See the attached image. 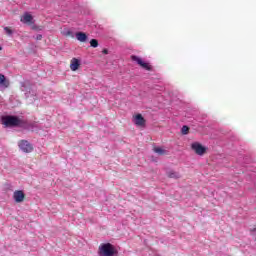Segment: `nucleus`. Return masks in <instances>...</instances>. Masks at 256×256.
Returning <instances> with one entry per match:
<instances>
[{"label": "nucleus", "mask_w": 256, "mask_h": 256, "mask_svg": "<svg viewBox=\"0 0 256 256\" xmlns=\"http://www.w3.org/2000/svg\"><path fill=\"white\" fill-rule=\"evenodd\" d=\"M167 175L170 179H179L181 176L179 175V173L175 172V171H169L167 172Z\"/></svg>", "instance_id": "f8f14e48"}, {"label": "nucleus", "mask_w": 256, "mask_h": 256, "mask_svg": "<svg viewBox=\"0 0 256 256\" xmlns=\"http://www.w3.org/2000/svg\"><path fill=\"white\" fill-rule=\"evenodd\" d=\"M1 121L5 127H20L21 129L27 127V121L15 115H4L1 117Z\"/></svg>", "instance_id": "f257e3e1"}, {"label": "nucleus", "mask_w": 256, "mask_h": 256, "mask_svg": "<svg viewBox=\"0 0 256 256\" xmlns=\"http://www.w3.org/2000/svg\"><path fill=\"white\" fill-rule=\"evenodd\" d=\"M99 256H115L117 255V250L115 249V246L111 243H104L99 246L98 251Z\"/></svg>", "instance_id": "f03ea898"}, {"label": "nucleus", "mask_w": 256, "mask_h": 256, "mask_svg": "<svg viewBox=\"0 0 256 256\" xmlns=\"http://www.w3.org/2000/svg\"><path fill=\"white\" fill-rule=\"evenodd\" d=\"M191 149L196 153V155H205L207 147L201 145L199 142H194L191 144Z\"/></svg>", "instance_id": "7ed1b4c3"}, {"label": "nucleus", "mask_w": 256, "mask_h": 256, "mask_svg": "<svg viewBox=\"0 0 256 256\" xmlns=\"http://www.w3.org/2000/svg\"><path fill=\"white\" fill-rule=\"evenodd\" d=\"M4 31H5L6 35H8V37L13 36V30H11V28L6 26V27H4Z\"/></svg>", "instance_id": "dca6fc26"}, {"label": "nucleus", "mask_w": 256, "mask_h": 256, "mask_svg": "<svg viewBox=\"0 0 256 256\" xmlns=\"http://www.w3.org/2000/svg\"><path fill=\"white\" fill-rule=\"evenodd\" d=\"M81 65V62L77 58H73L71 60L70 69L71 71H77L79 69V66Z\"/></svg>", "instance_id": "1a4fd4ad"}, {"label": "nucleus", "mask_w": 256, "mask_h": 256, "mask_svg": "<svg viewBox=\"0 0 256 256\" xmlns=\"http://www.w3.org/2000/svg\"><path fill=\"white\" fill-rule=\"evenodd\" d=\"M19 149H21V151L23 153H31L33 151V145L31 143H29V141L27 140H21L18 143Z\"/></svg>", "instance_id": "20e7f679"}, {"label": "nucleus", "mask_w": 256, "mask_h": 256, "mask_svg": "<svg viewBox=\"0 0 256 256\" xmlns=\"http://www.w3.org/2000/svg\"><path fill=\"white\" fill-rule=\"evenodd\" d=\"M0 87L7 88L9 87V82L7 81V78H5V75L0 74Z\"/></svg>", "instance_id": "9b49d317"}, {"label": "nucleus", "mask_w": 256, "mask_h": 256, "mask_svg": "<svg viewBox=\"0 0 256 256\" xmlns=\"http://www.w3.org/2000/svg\"><path fill=\"white\" fill-rule=\"evenodd\" d=\"M154 153H157L158 155H165L167 153V150L161 147H156L154 148Z\"/></svg>", "instance_id": "ddd939ff"}, {"label": "nucleus", "mask_w": 256, "mask_h": 256, "mask_svg": "<svg viewBox=\"0 0 256 256\" xmlns=\"http://www.w3.org/2000/svg\"><path fill=\"white\" fill-rule=\"evenodd\" d=\"M181 133H182V135H188L189 134V126H187V125L182 126Z\"/></svg>", "instance_id": "2eb2a0df"}, {"label": "nucleus", "mask_w": 256, "mask_h": 256, "mask_svg": "<svg viewBox=\"0 0 256 256\" xmlns=\"http://www.w3.org/2000/svg\"><path fill=\"white\" fill-rule=\"evenodd\" d=\"M13 199L16 203H23V201H25V193L23 192V190L14 191Z\"/></svg>", "instance_id": "423d86ee"}, {"label": "nucleus", "mask_w": 256, "mask_h": 256, "mask_svg": "<svg viewBox=\"0 0 256 256\" xmlns=\"http://www.w3.org/2000/svg\"><path fill=\"white\" fill-rule=\"evenodd\" d=\"M63 35H65V37H75L71 30L64 31Z\"/></svg>", "instance_id": "f3484780"}, {"label": "nucleus", "mask_w": 256, "mask_h": 256, "mask_svg": "<svg viewBox=\"0 0 256 256\" xmlns=\"http://www.w3.org/2000/svg\"><path fill=\"white\" fill-rule=\"evenodd\" d=\"M29 84V82H21V87L25 89V87Z\"/></svg>", "instance_id": "6ab92c4d"}, {"label": "nucleus", "mask_w": 256, "mask_h": 256, "mask_svg": "<svg viewBox=\"0 0 256 256\" xmlns=\"http://www.w3.org/2000/svg\"><path fill=\"white\" fill-rule=\"evenodd\" d=\"M32 21H33V16L27 12L21 18L22 23H31Z\"/></svg>", "instance_id": "9d476101"}, {"label": "nucleus", "mask_w": 256, "mask_h": 256, "mask_svg": "<svg viewBox=\"0 0 256 256\" xmlns=\"http://www.w3.org/2000/svg\"><path fill=\"white\" fill-rule=\"evenodd\" d=\"M35 39H36V41H41V39H43V35L38 34V35H36Z\"/></svg>", "instance_id": "a211bd4d"}, {"label": "nucleus", "mask_w": 256, "mask_h": 256, "mask_svg": "<svg viewBox=\"0 0 256 256\" xmlns=\"http://www.w3.org/2000/svg\"><path fill=\"white\" fill-rule=\"evenodd\" d=\"M75 37L77 41H80V43H85V41H87L88 39L87 34L85 32H76Z\"/></svg>", "instance_id": "6e6552de"}, {"label": "nucleus", "mask_w": 256, "mask_h": 256, "mask_svg": "<svg viewBox=\"0 0 256 256\" xmlns=\"http://www.w3.org/2000/svg\"><path fill=\"white\" fill-rule=\"evenodd\" d=\"M0 51H3V47L0 46Z\"/></svg>", "instance_id": "412c9836"}, {"label": "nucleus", "mask_w": 256, "mask_h": 256, "mask_svg": "<svg viewBox=\"0 0 256 256\" xmlns=\"http://www.w3.org/2000/svg\"><path fill=\"white\" fill-rule=\"evenodd\" d=\"M134 123L138 127H145V118H143V115L137 114L134 118Z\"/></svg>", "instance_id": "0eeeda50"}, {"label": "nucleus", "mask_w": 256, "mask_h": 256, "mask_svg": "<svg viewBox=\"0 0 256 256\" xmlns=\"http://www.w3.org/2000/svg\"><path fill=\"white\" fill-rule=\"evenodd\" d=\"M102 53H103L104 55H109V50L104 49V50L102 51Z\"/></svg>", "instance_id": "aec40b11"}, {"label": "nucleus", "mask_w": 256, "mask_h": 256, "mask_svg": "<svg viewBox=\"0 0 256 256\" xmlns=\"http://www.w3.org/2000/svg\"><path fill=\"white\" fill-rule=\"evenodd\" d=\"M131 59H132V61H135L137 63V65H140V67H142V69H145L146 71H151V69H153L151 67V65H149V63L143 61V59H141L138 56L132 55Z\"/></svg>", "instance_id": "39448f33"}, {"label": "nucleus", "mask_w": 256, "mask_h": 256, "mask_svg": "<svg viewBox=\"0 0 256 256\" xmlns=\"http://www.w3.org/2000/svg\"><path fill=\"white\" fill-rule=\"evenodd\" d=\"M90 46L96 49V47H99V41L97 39H91Z\"/></svg>", "instance_id": "4468645a"}]
</instances>
